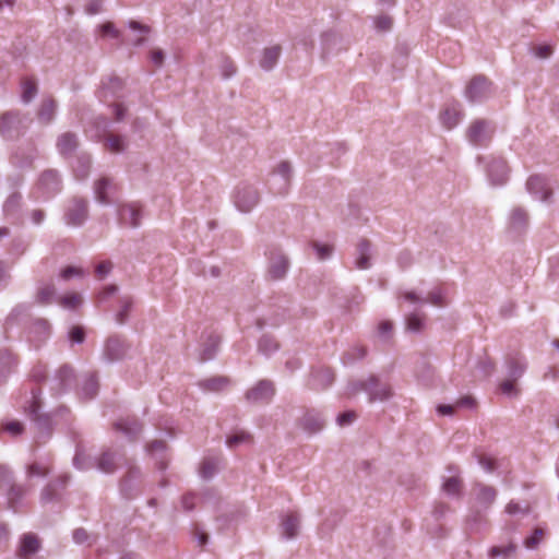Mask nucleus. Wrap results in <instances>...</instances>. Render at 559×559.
Masks as SVG:
<instances>
[{
	"label": "nucleus",
	"mask_w": 559,
	"mask_h": 559,
	"mask_svg": "<svg viewBox=\"0 0 559 559\" xmlns=\"http://www.w3.org/2000/svg\"><path fill=\"white\" fill-rule=\"evenodd\" d=\"M528 225V214L523 207H514L509 218L510 229L520 233L525 230Z\"/></svg>",
	"instance_id": "33"
},
{
	"label": "nucleus",
	"mask_w": 559,
	"mask_h": 559,
	"mask_svg": "<svg viewBox=\"0 0 559 559\" xmlns=\"http://www.w3.org/2000/svg\"><path fill=\"white\" fill-rule=\"evenodd\" d=\"M118 191V186L110 177L103 176L94 182V193L97 202L104 205L111 203V197Z\"/></svg>",
	"instance_id": "14"
},
{
	"label": "nucleus",
	"mask_w": 559,
	"mask_h": 559,
	"mask_svg": "<svg viewBox=\"0 0 559 559\" xmlns=\"http://www.w3.org/2000/svg\"><path fill=\"white\" fill-rule=\"evenodd\" d=\"M56 295L53 285H46L38 289L36 295V301L40 305H49L52 302Z\"/></svg>",
	"instance_id": "52"
},
{
	"label": "nucleus",
	"mask_w": 559,
	"mask_h": 559,
	"mask_svg": "<svg viewBox=\"0 0 559 559\" xmlns=\"http://www.w3.org/2000/svg\"><path fill=\"white\" fill-rule=\"evenodd\" d=\"M221 73L224 79H229L236 74L237 68L235 63L229 59L225 58L221 63Z\"/></svg>",
	"instance_id": "63"
},
{
	"label": "nucleus",
	"mask_w": 559,
	"mask_h": 559,
	"mask_svg": "<svg viewBox=\"0 0 559 559\" xmlns=\"http://www.w3.org/2000/svg\"><path fill=\"white\" fill-rule=\"evenodd\" d=\"M166 448V443L160 440L152 441L151 443L147 444L146 448L148 453H151L155 457L157 467L162 471L167 467V460L165 454Z\"/></svg>",
	"instance_id": "34"
},
{
	"label": "nucleus",
	"mask_w": 559,
	"mask_h": 559,
	"mask_svg": "<svg viewBox=\"0 0 559 559\" xmlns=\"http://www.w3.org/2000/svg\"><path fill=\"white\" fill-rule=\"evenodd\" d=\"M259 201V192L253 186L241 185L237 187L234 195V203L240 212H250Z\"/></svg>",
	"instance_id": "9"
},
{
	"label": "nucleus",
	"mask_w": 559,
	"mask_h": 559,
	"mask_svg": "<svg viewBox=\"0 0 559 559\" xmlns=\"http://www.w3.org/2000/svg\"><path fill=\"white\" fill-rule=\"evenodd\" d=\"M334 382V373L329 368H322L312 372L310 386L321 391L328 389Z\"/></svg>",
	"instance_id": "28"
},
{
	"label": "nucleus",
	"mask_w": 559,
	"mask_h": 559,
	"mask_svg": "<svg viewBox=\"0 0 559 559\" xmlns=\"http://www.w3.org/2000/svg\"><path fill=\"white\" fill-rule=\"evenodd\" d=\"M355 266L358 270H367L371 266V242L361 239L356 247Z\"/></svg>",
	"instance_id": "27"
},
{
	"label": "nucleus",
	"mask_w": 559,
	"mask_h": 559,
	"mask_svg": "<svg viewBox=\"0 0 559 559\" xmlns=\"http://www.w3.org/2000/svg\"><path fill=\"white\" fill-rule=\"evenodd\" d=\"M123 455L111 449H105L95 456V467L105 474H114L120 466Z\"/></svg>",
	"instance_id": "13"
},
{
	"label": "nucleus",
	"mask_w": 559,
	"mask_h": 559,
	"mask_svg": "<svg viewBox=\"0 0 559 559\" xmlns=\"http://www.w3.org/2000/svg\"><path fill=\"white\" fill-rule=\"evenodd\" d=\"M525 369L526 362L522 356L515 355L508 359V374L512 380L521 378Z\"/></svg>",
	"instance_id": "40"
},
{
	"label": "nucleus",
	"mask_w": 559,
	"mask_h": 559,
	"mask_svg": "<svg viewBox=\"0 0 559 559\" xmlns=\"http://www.w3.org/2000/svg\"><path fill=\"white\" fill-rule=\"evenodd\" d=\"M142 424L136 417L120 418L114 424V429L121 432L129 441H134L142 431Z\"/></svg>",
	"instance_id": "18"
},
{
	"label": "nucleus",
	"mask_w": 559,
	"mask_h": 559,
	"mask_svg": "<svg viewBox=\"0 0 559 559\" xmlns=\"http://www.w3.org/2000/svg\"><path fill=\"white\" fill-rule=\"evenodd\" d=\"M515 551L516 545L513 543H509L502 546H492L488 551V556L490 559H510L515 555Z\"/></svg>",
	"instance_id": "44"
},
{
	"label": "nucleus",
	"mask_w": 559,
	"mask_h": 559,
	"mask_svg": "<svg viewBox=\"0 0 559 559\" xmlns=\"http://www.w3.org/2000/svg\"><path fill=\"white\" fill-rule=\"evenodd\" d=\"M216 469H217V463L214 460L207 459V460L203 461L201 468H200V474H201L202 478L209 479L214 476Z\"/></svg>",
	"instance_id": "57"
},
{
	"label": "nucleus",
	"mask_w": 559,
	"mask_h": 559,
	"mask_svg": "<svg viewBox=\"0 0 559 559\" xmlns=\"http://www.w3.org/2000/svg\"><path fill=\"white\" fill-rule=\"evenodd\" d=\"M31 122V118L20 111L4 112L0 119V134L7 140L17 139Z\"/></svg>",
	"instance_id": "3"
},
{
	"label": "nucleus",
	"mask_w": 559,
	"mask_h": 559,
	"mask_svg": "<svg viewBox=\"0 0 559 559\" xmlns=\"http://www.w3.org/2000/svg\"><path fill=\"white\" fill-rule=\"evenodd\" d=\"M141 476V471L136 466H130L126 476L120 481V489L126 498L133 497V487L132 484L138 480Z\"/></svg>",
	"instance_id": "35"
},
{
	"label": "nucleus",
	"mask_w": 559,
	"mask_h": 559,
	"mask_svg": "<svg viewBox=\"0 0 559 559\" xmlns=\"http://www.w3.org/2000/svg\"><path fill=\"white\" fill-rule=\"evenodd\" d=\"M365 391L369 395V402H383L392 396V389L388 383H383L376 376H370L367 381H354L347 386L348 395H356Z\"/></svg>",
	"instance_id": "2"
},
{
	"label": "nucleus",
	"mask_w": 559,
	"mask_h": 559,
	"mask_svg": "<svg viewBox=\"0 0 559 559\" xmlns=\"http://www.w3.org/2000/svg\"><path fill=\"white\" fill-rule=\"evenodd\" d=\"M424 316H419L416 312H413L406 317V330L409 332L418 333L421 331L424 326Z\"/></svg>",
	"instance_id": "54"
},
{
	"label": "nucleus",
	"mask_w": 559,
	"mask_h": 559,
	"mask_svg": "<svg viewBox=\"0 0 559 559\" xmlns=\"http://www.w3.org/2000/svg\"><path fill=\"white\" fill-rule=\"evenodd\" d=\"M16 365L14 356L8 350L0 352V382L3 381Z\"/></svg>",
	"instance_id": "43"
},
{
	"label": "nucleus",
	"mask_w": 559,
	"mask_h": 559,
	"mask_svg": "<svg viewBox=\"0 0 559 559\" xmlns=\"http://www.w3.org/2000/svg\"><path fill=\"white\" fill-rule=\"evenodd\" d=\"M92 165V159L90 155L83 154L78 156L74 165H73V171L79 180H84L90 175Z\"/></svg>",
	"instance_id": "41"
},
{
	"label": "nucleus",
	"mask_w": 559,
	"mask_h": 559,
	"mask_svg": "<svg viewBox=\"0 0 559 559\" xmlns=\"http://www.w3.org/2000/svg\"><path fill=\"white\" fill-rule=\"evenodd\" d=\"M251 440V436L246 431L237 432L227 438L226 443L229 448H235L240 443L249 442Z\"/></svg>",
	"instance_id": "59"
},
{
	"label": "nucleus",
	"mask_w": 559,
	"mask_h": 559,
	"mask_svg": "<svg viewBox=\"0 0 559 559\" xmlns=\"http://www.w3.org/2000/svg\"><path fill=\"white\" fill-rule=\"evenodd\" d=\"M70 476L68 474L57 477L53 481H50L40 493L41 503H49L60 498V490L64 489Z\"/></svg>",
	"instance_id": "19"
},
{
	"label": "nucleus",
	"mask_w": 559,
	"mask_h": 559,
	"mask_svg": "<svg viewBox=\"0 0 559 559\" xmlns=\"http://www.w3.org/2000/svg\"><path fill=\"white\" fill-rule=\"evenodd\" d=\"M229 385V379L226 377H213L210 379L202 380L200 386L204 391L209 392H221Z\"/></svg>",
	"instance_id": "42"
},
{
	"label": "nucleus",
	"mask_w": 559,
	"mask_h": 559,
	"mask_svg": "<svg viewBox=\"0 0 559 559\" xmlns=\"http://www.w3.org/2000/svg\"><path fill=\"white\" fill-rule=\"evenodd\" d=\"M38 189L43 192L45 198H50L61 191V179L57 170H45L39 180Z\"/></svg>",
	"instance_id": "15"
},
{
	"label": "nucleus",
	"mask_w": 559,
	"mask_h": 559,
	"mask_svg": "<svg viewBox=\"0 0 559 559\" xmlns=\"http://www.w3.org/2000/svg\"><path fill=\"white\" fill-rule=\"evenodd\" d=\"M75 468L86 471L95 467V457L87 455L82 445L78 444L75 455L73 457Z\"/></svg>",
	"instance_id": "39"
},
{
	"label": "nucleus",
	"mask_w": 559,
	"mask_h": 559,
	"mask_svg": "<svg viewBox=\"0 0 559 559\" xmlns=\"http://www.w3.org/2000/svg\"><path fill=\"white\" fill-rule=\"evenodd\" d=\"M495 133L493 124L486 119H476L466 130L468 142L475 146H487Z\"/></svg>",
	"instance_id": "5"
},
{
	"label": "nucleus",
	"mask_w": 559,
	"mask_h": 559,
	"mask_svg": "<svg viewBox=\"0 0 559 559\" xmlns=\"http://www.w3.org/2000/svg\"><path fill=\"white\" fill-rule=\"evenodd\" d=\"M509 166L502 157H491L487 165V176L492 186H502L509 178Z\"/></svg>",
	"instance_id": "11"
},
{
	"label": "nucleus",
	"mask_w": 559,
	"mask_h": 559,
	"mask_svg": "<svg viewBox=\"0 0 559 559\" xmlns=\"http://www.w3.org/2000/svg\"><path fill=\"white\" fill-rule=\"evenodd\" d=\"M526 190L535 199L544 202H547L551 197V190L548 188L546 178L539 175H533L527 179Z\"/></svg>",
	"instance_id": "17"
},
{
	"label": "nucleus",
	"mask_w": 559,
	"mask_h": 559,
	"mask_svg": "<svg viewBox=\"0 0 559 559\" xmlns=\"http://www.w3.org/2000/svg\"><path fill=\"white\" fill-rule=\"evenodd\" d=\"M22 205V195L19 192H13L10 194L4 204H3V213L8 219L12 223H20V210Z\"/></svg>",
	"instance_id": "26"
},
{
	"label": "nucleus",
	"mask_w": 559,
	"mask_h": 559,
	"mask_svg": "<svg viewBox=\"0 0 559 559\" xmlns=\"http://www.w3.org/2000/svg\"><path fill=\"white\" fill-rule=\"evenodd\" d=\"M463 117L461 105L457 102H453L444 107L440 112V121L442 126L451 130L456 127Z\"/></svg>",
	"instance_id": "21"
},
{
	"label": "nucleus",
	"mask_w": 559,
	"mask_h": 559,
	"mask_svg": "<svg viewBox=\"0 0 559 559\" xmlns=\"http://www.w3.org/2000/svg\"><path fill=\"white\" fill-rule=\"evenodd\" d=\"M31 379L35 383H41L47 380V370L46 366L41 364H37L33 367L31 371Z\"/></svg>",
	"instance_id": "58"
},
{
	"label": "nucleus",
	"mask_w": 559,
	"mask_h": 559,
	"mask_svg": "<svg viewBox=\"0 0 559 559\" xmlns=\"http://www.w3.org/2000/svg\"><path fill=\"white\" fill-rule=\"evenodd\" d=\"M131 344L121 335L114 334L107 337L104 343L102 357L106 362L121 361L128 357Z\"/></svg>",
	"instance_id": "4"
},
{
	"label": "nucleus",
	"mask_w": 559,
	"mask_h": 559,
	"mask_svg": "<svg viewBox=\"0 0 559 559\" xmlns=\"http://www.w3.org/2000/svg\"><path fill=\"white\" fill-rule=\"evenodd\" d=\"M56 146L62 156H69L79 146L78 135L73 132H64L58 136Z\"/></svg>",
	"instance_id": "29"
},
{
	"label": "nucleus",
	"mask_w": 559,
	"mask_h": 559,
	"mask_svg": "<svg viewBox=\"0 0 559 559\" xmlns=\"http://www.w3.org/2000/svg\"><path fill=\"white\" fill-rule=\"evenodd\" d=\"M292 173V165L286 160L281 162L272 173L271 190L276 194H286L290 186Z\"/></svg>",
	"instance_id": "8"
},
{
	"label": "nucleus",
	"mask_w": 559,
	"mask_h": 559,
	"mask_svg": "<svg viewBox=\"0 0 559 559\" xmlns=\"http://www.w3.org/2000/svg\"><path fill=\"white\" fill-rule=\"evenodd\" d=\"M280 56L281 47L278 45L265 48L260 60L261 68L265 71L272 70L276 66Z\"/></svg>",
	"instance_id": "38"
},
{
	"label": "nucleus",
	"mask_w": 559,
	"mask_h": 559,
	"mask_svg": "<svg viewBox=\"0 0 559 559\" xmlns=\"http://www.w3.org/2000/svg\"><path fill=\"white\" fill-rule=\"evenodd\" d=\"M312 248L316 250L319 260H326L333 252V247L330 245H322L320 242H312Z\"/></svg>",
	"instance_id": "61"
},
{
	"label": "nucleus",
	"mask_w": 559,
	"mask_h": 559,
	"mask_svg": "<svg viewBox=\"0 0 559 559\" xmlns=\"http://www.w3.org/2000/svg\"><path fill=\"white\" fill-rule=\"evenodd\" d=\"M87 215V201L74 198L66 211L64 219L70 226H81L86 221Z\"/></svg>",
	"instance_id": "12"
},
{
	"label": "nucleus",
	"mask_w": 559,
	"mask_h": 559,
	"mask_svg": "<svg viewBox=\"0 0 559 559\" xmlns=\"http://www.w3.org/2000/svg\"><path fill=\"white\" fill-rule=\"evenodd\" d=\"M221 344V337L217 334L211 333L202 344L200 352V360L207 361L215 357L218 346Z\"/></svg>",
	"instance_id": "32"
},
{
	"label": "nucleus",
	"mask_w": 559,
	"mask_h": 559,
	"mask_svg": "<svg viewBox=\"0 0 559 559\" xmlns=\"http://www.w3.org/2000/svg\"><path fill=\"white\" fill-rule=\"evenodd\" d=\"M29 310V306L25 304L16 305L9 316L7 317V323H14L17 321L19 317L25 314Z\"/></svg>",
	"instance_id": "62"
},
{
	"label": "nucleus",
	"mask_w": 559,
	"mask_h": 559,
	"mask_svg": "<svg viewBox=\"0 0 559 559\" xmlns=\"http://www.w3.org/2000/svg\"><path fill=\"white\" fill-rule=\"evenodd\" d=\"M442 490L452 497H460L462 490V479L459 476H451L444 479Z\"/></svg>",
	"instance_id": "46"
},
{
	"label": "nucleus",
	"mask_w": 559,
	"mask_h": 559,
	"mask_svg": "<svg viewBox=\"0 0 559 559\" xmlns=\"http://www.w3.org/2000/svg\"><path fill=\"white\" fill-rule=\"evenodd\" d=\"M59 304L67 309H75L82 304V297L76 294L72 293L67 296H63L59 299Z\"/></svg>",
	"instance_id": "55"
},
{
	"label": "nucleus",
	"mask_w": 559,
	"mask_h": 559,
	"mask_svg": "<svg viewBox=\"0 0 559 559\" xmlns=\"http://www.w3.org/2000/svg\"><path fill=\"white\" fill-rule=\"evenodd\" d=\"M41 547L40 539L34 533H25L22 535L20 545L16 550L19 559H31L39 551Z\"/></svg>",
	"instance_id": "16"
},
{
	"label": "nucleus",
	"mask_w": 559,
	"mask_h": 559,
	"mask_svg": "<svg viewBox=\"0 0 559 559\" xmlns=\"http://www.w3.org/2000/svg\"><path fill=\"white\" fill-rule=\"evenodd\" d=\"M40 389H32L27 405L24 406L25 413L33 421L37 443L46 442L50 438L53 428L51 417L48 414L40 413Z\"/></svg>",
	"instance_id": "1"
},
{
	"label": "nucleus",
	"mask_w": 559,
	"mask_h": 559,
	"mask_svg": "<svg viewBox=\"0 0 559 559\" xmlns=\"http://www.w3.org/2000/svg\"><path fill=\"white\" fill-rule=\"evenodd\" d=\"M104 145L111 153H121L126 148V141L121 135L108 134Z\"/></svg>",
	"instance_id": "48"
},
{
	"label": "nucleus",
	"mask_w": 559,
	"mask_h": 559,
	"mask_svg": "<svg viewBox=\"0 0 559 559\" xmlns=\"http://www.w3.org/2000/svg\"><path fill=\"white\" fill-rule=\"evenodd\" d=\"M3 492L7 496L9 508L15 510L16 504L24 496L25 490L23 487L15 485L12 480Z\"/></svg>",
	"instance_id": "45"
},
{
	"label": "nucleus",
	"mask_w": 559,
	"mask_h": 559,
	"mask_svg": "<svg viewBox=\"0 0 559 559\" xmlns=\"http://www.w3.org/2000/svg\"><path fill=\"white\" fill-rule=\"evenodd\" d=\"M57 103L52 98L44 99L38 110V120L45 124L50 123L56 115Z\"/></svg>",
	"instance_id": "37"
},
{
	"label": "nucleus",
	"mask_w": 559,
	"mask_h": 559,
	"mask_svg": "<svg viewBox=\"0 0 559 559\" xmlns=\"http://www.w3.org/2000/svg\"><path fill=\"white\" fill-rule=\"evenodd\" d=\"M37 94V85L33 80L26 79L22 82V100L29 103Z\"/></svg>",
	"instance_id": "53"
},
{
	"label": "nucleus",
	"mask_w": 559,
	"mask_h": 559,
	"mask_svg": "<svg viewBox=\"0 0 559 559\" xmlns=\"http://www.w3.org/2000/svg\"><path fill=\"white\" fill-rule=\"evenodd\" d=\"M278 349L277 342L270 335H263L258 343V350L263 355H271Z\"/></svg>",
	"instance_id": "50"
},
{
	"label": "nucleus",
	"mask_w": 559,
	"mask_h": 559,
	"mask_svg": "<svg viewBox=\"0 0 559 559\" xmlns=\"http://www.w3.org/2000/svg\"><path fill=\"white\" fill-rule=\"evenodd\" d=\"M122 87L123 82L119 78H109L107 82L103 83L100 98L103 100H107L108 97H120V92L122 91Z\"/></svg>",
	"instance_id": "36"
},
{
	"label": "nucleus",
	"mask_w": 559,
	"mask_h": 559,
	"mask_svg": "<svg viewBox=\"0 0 559 559\" xmlns=\"http://www.w3.org/2000/svg\"><path fill=\"white\" fill-rule=\"evenodd\" d=\"M69 338L72 344H82L85 340V331L82 326H73L69 332Z\"/></svg>",
	"instance_id": "64"
},
{
	"label": "nucleus",
	"mask_w": 559,
	"mask_h": 559,
	"mask_svg": "<svg viewBox=\"0 0 559 559\" xmlns=\"http://www.w3.org/2000/svg\"><path fill=\"white\" fill-rule=\"evenodd\" d=\"M50 468L48 465L34 462L27 467L28 476L45 477L49 474Z\"/></svg>",
	"instance_id": "56"
},
{
	"label": "nucleus",
	"mask_w": 559,
	"mask_h": 559,
	"mask_svg": "<svg viewBox=\"0 0 559 559\" xmlns=\"http://www.w3.org/2000/svg\"><path fill=\"white\" fill-rule=\"evenodd\" d=\"M367 354V350L362 346H354L347 352H345L342 356V361L344 365L353 364L356 360L362 359Z\"/></svg>",
	"instance_id": "51"
},
{
	"label": "nucleus",
	"mask_w": 559,
	"mask_h": 559,
	"mask_svg": "<svg viewBox=\"0 0 559 559\" xmlns=\"http://www.w3.org/2000/svg\"><path fill=\"white\" fill-rule=\"evenodd\" d=\"M119 304L120 309L117 311L115 319L118 324H124L128 320L133 301L130 297H121Z\"/></svg>",
	"instance_id": "49"
},
{
	"label": "nucleus",
	"mask_w": 559,
	"mask_h": 559,
	"mask_svg": "<svg viewBox=\"0 0 559 559\" xmlns=\"http://www.w3.org/2000/svg\"><path fill=\"white\" fill-rule=\"evenodd\" d=\"M475 490L476 501L484 509H488L495 502L497 497V490L493 487L484 484H476Z\"/></svg>",
	"instance_id": "31"
},
{
	"label": "nucleus",
	"mask_w": 559,
	"mask_h": 559,
	"mask_svg": "<svg viewBox=\"0 0 559 559\" xmlns=\"http://www.w3.org/2000/svg\"><path fill=\"white\" fill-rule=\"evenodd\" d=\"M73 540L75 544L83 545L87 544L91 545L93 543L92 536L87 533L85 528L79 527L73 531Z\"/></svg>",
	"instance_id": "60"
},
{
	"label": "nucleus",
	"mask_w": 559,
	"mask_h": 559,
	"mask_svg": "<svg viewBox=\"0 0 559 559\" xmlns=\"http://www.w3.org/2000/svg\"><path fill=\"white\" fill-rule=\"evenodd\" d=\"M492 94V83L485 75L474 76L465 88V97L471 103L485 102Z\"/></svg>",
	"instance_id": "6"
},
{
	"label": "nucleus",
	"mask_w": 559,
	"mask_h": 559,
	"mask_svg": "<svg viewBox=\"0 0 559 559\" xmlns=\"http://www.w3.org/2000/svg\"><path fill=\"white\" fill-rule=\"evenodd\" d=\"M98 392V379L95 373H91L86 377L83 386L82 394L85 399L91 400L96 396Z\"/></svg>",
	"instance_id": "47"
},
{
	"label": "nucleus",
	"mask_w": 559,
	"mask_h": 559,
	"mask_svg": "<svg viewBox=\"0 0 559 559\" xmlns=\"http://www.w3.org/2000/svg\"><path fill=\"white\" fill-rule=\"evenodd\" d=\"M74 382V369L67 364L57 369L55 374L48 379L49 390L56 396L69 391Z\"/></svg>",
	"instance_id": "7"
},
{
	"label": "nucleus",
	"mask_w": 559,
	"mask_h": 559,
	"mask_svg": "<svg viewBox=\"0 0 559 559\" xmlns=\"http://www.w3.org/2000/svg\"><path fill=\"white\" fill-rule=\"evenodd\" d=\"M141 216V209L136 204H123L118 209V219L121 225L138 227Z\"/></svg>",
	"instance_id": "20"
},
{
	"label": "nucleus",
	"mask_w": 559,
	"mask_h": 559,
	"mask_svg": "<svg viewBox=\"0 0 559 559\" xmlns=\"http://www.w3.org/2000/svg\"><path fill=\"white\" fill-rule=\"evenodd\" d=\"M289 267L288 259L282 254L277 253L271 257L270 265H269V276L272 280H282L285 277Z\"/></svg>",
	"instance_id": "25"
},
{
	"label": "nucleus",
	"mask_w": 559,
	"mask_h": 559,
	"mask_svg": "<svg viewBox=\"0 0 559 559\" xmlns=\"http://www.w3.org/2000/svg\"><path fill=\"white\" fill-rule=\"evenodd\" d=\"M275 394V388L270 380H260L254 386L246 392V400L249 403H269Z\"/></svg>",
	"instance_id": "10"
},
{
	"label": "nucleus",
	"mask_w": 559,
	"mask_h": 559,
	"mask_svg": "<svg viewBox=\"0 0 559 559\" xmlns=\"http://www.w3.org/2000/svg\"><path fill=\"white\" fill-rule=\"evenodd\" d=\"M50 335V324L46 319H35L29 328V340L39 346Z\"/></svg>",
	"instance_id": "24"
},
{
	"label": "nucleus",
	"mask_w": 559,
	"mask_h": 559,
	"mask_svg": "<svg viewBox=\"0 0 559 559\" xmlns=\"http://www.w3.org/2000/svg\"><path fill=\"white\" fill-rule=\"evenodd\" d=\"M403 298L411 304L419 305V306H423L427 302H429L433 306H438V307L443 306L442 292L439 288L431 290L428 294L427 298H421L415 292H406L403 295Z\"/></svg>",
	"instance_id": "23"
},
{
	"label": "nucleus",
	"mask_w": 559,
	"mask_h": 559,
	"mask_svg": "<svg viewBox=\"0 0 559 559\" xmlns=\"http://www.w3.org/2000/svg\"><path fill=\"white\" fill-rule=\"evenodd\" d=\"M299 530V518L296 513H288L281 522V534L286 539L295 538Z\"/></svg>",
	"instance_id": "30"
},
{
	"label": "nucleus",
	"mask_w": 559,
	"mask_h": 559,
	"mask_svg": "<svg viewBox=\"0 0 559 559\" xmlns=\"http://www.w3.org/2000/svg\"><path fill=\"white\" fill-rule=\"evenodd\" d=\"M324 419L321 414L314 409L308 411L300 419V427L309 435L321 431L324 427Z\"/></svg>",
	"instance_id": "22"
}]
</instances>
